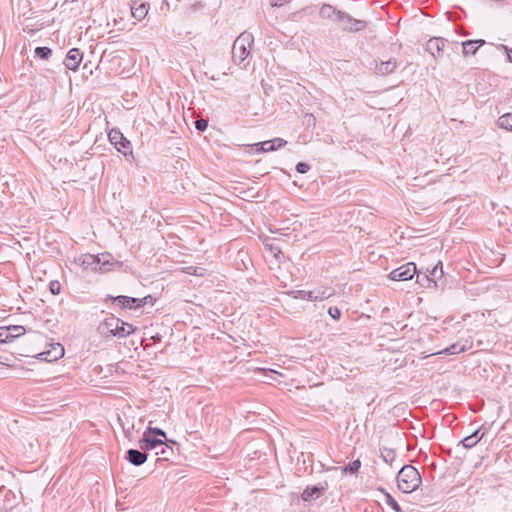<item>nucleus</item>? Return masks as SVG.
<instances>
[{
	"mask_svg": "<svg viewBox=\"0 0 512 512\" xmlns=\"http://www.w3.org/2000/svg\"><path fill=\"white\" fill-rule=\"evenodd\" d=\"M422 483L419 471L412 465H404L397 475L398 488L404 493H412Z\"/></svg>",
	"mask_w": 512,
	"mask_h": 512,
	"instance_id": "f257e3e1",
	"label": "nucleus"
},
{
	"mask_svg": "<svg viewBox=\"0 0 512 512\" xmlns=\"http://www.w3.org/2000/svg\"><path fill=\"white\" fill-rule=\"evenodd\" d=\"M254 37L251 33L244 31L234 41L232 46V58L235 64L240 65L249 56Z\"/></svg>",
	"mask_w": 512,
	"mask_h": 512,
	"instance_id": "f03ea898",
	"label": "nucleus"
},
{
	"mask_svg": "<svg viewBox=\"0 0 512 512\" xmlns=\"http://www.w3.org/2000/svg\"><path fill=\"white\" fill-rule=\"evenodd\" d=\"M123 325H125V321L111 314L100 323L98 331L105 337L114 336L117 338H124L122 329Z\"/></svg>",
	"mask_w": 512,
	"mask_h": 512,
	"instance_id": "7ed1b4c3",
	"label": "nucleus"
},
{
	"mask_svg": "<svg viewBox=\"0 0 512 512\" xmlns=\"http://www.w3.org/2000/svg\"><path fill=\"white\" fill-rule=\"evenodd\" d=\"M108 139L116 150L122 153L125 157L132 155V144L126 137H124L120 129L112 128L108 132Z\"/></svg>",
	"mask_w": 512,
	"mask_h": 512,
	"instance_id": "20e7f679",
	"label": "nucleus"
},
{
	"mask_svg": "<svg viewBox=\"0 0 512 512\" xmlns=\"http://www.w3.org/2000/svg\"><path fill=\"white\" fill-rule=\"evenodd\" d=\"M337 22L340 24V28L347 32H358L366 27L365 21L352 18L344 11L337 13Z\"/></svg>",
	"mask_w": 512,
	"mask_h": 512,
	"instance_id": "39448f33",
	"label": "nucleus"
},
{
	"mask_svg": "<svg viewBox=\"0 0 512 512\" xmlns=\"http://www.w3.org/2000/svg\"><path fill=\"white\" fill-rule=\"evenodd\" d=\"M110 301L112 304H115L119 306L121 309H130V310H137L139 309V304L142 302L141 300H137L135 297L130 296H124V295H118L113 296L108 294L104 302Z\"/></svg>",
	"mask_w": 512,
	"mask_h": 512,
	"instance_id": "423d86ee",
	"label": "nucleus"
},
{
	"mask_svg": "<svg viewBox=\"0 0 512 512\" xmlns=\"http://www.w3.org/2000/svg\"><path fill=\"white\" fill-rule=\"evenodd\" d=\"M416 273V265L413 262H408L391 271L389 278L393 281H406L412 279Z\"/></svg>",
	"mask_w": 512,
	"mask_h": 512,
	"instance_id": "0eeeda50",
	"label": "nucleus"
},
{
	"mask_svg": "<svg viewBox=\"0 0 512 512\" xmlns=\"http://www.w3.org/2000/svg\"><path fill=\"white\" fill-rule=\"evenodd\" d=\"M25 332V327L21 325L0 327V343H10L19 336L24 335Z\"/></svg>",
	"mask_w": 512,
	"mask_h": 512,
	"instance_id": "6e6552de",
	"label": "nucleus"
},
{
	"mask_svg": "<svg viewBox=\"0 0 512 512\" xmlns=\"http://www.w3.org/2000/svg\"><path fill=\"white\" fill-rule=\"evenodd\" d=\"M64 355V347L60 343L50 344V349L38 353L36 358L46 362H54L62 358Z\"/></svg>",
	"mask_w": 512,
	"mask_h": 512,
	"instance_id": "1a4fd4ad",
	"label": "nucleus"
},
{
	"mask_svg": "<svg viewBox=\"0 0 512 512\" xmlns=\"http://www.w3.org/2000/svg\"><path fill=\"white\" fill-rule=\"evenodd\" d=\"M370 66V68L374 70L375 74L379 76H386L396 69L397 62L395 58H390L387 61L373 60Z\"/></svg>",
	"mask_w": 512,
	"mask_h": 512,
	"instance_id": "9d476101",
	"label": "nucleus"
},
{
	"mask_svg": "<svg viewBox=\"0 0 512 512\" xmlns=\"http://www.w3.org/2000/svg\"><path fill=\"white\" fill-rule=\"evenodd\" d=\"M328 489L327 481L319 482L313 486H307L301 494V499L305 502L318 499Z\"/></svg>",
	"mask_w": 512,
	"mask_h": 512,
	"instance_id": "9b49d317",
	"label": "nucleus"
},
{
	"mask_svg": "<svg viewBox=\"0 0 512 512\" xmlns=\"http://www.w3.org/2000/svg\"><path fill=\"white\" fill-rule=\"evenodd\" d=\"M447 43V40L443 37H432L426 42L425 49L435 59H439L443 56V50Z\"/></svg>",
	"mask_w": 512,
	"mask_h": 512,
	"instance_id": "f8f14e48",
	"label": "nucleus"
},
{
	"mask_svg": "<svg viewBox=\"0 0 512 512\" xmlns=\"http://www.w3.org/2000/svg\"><path fill=\"white\" fill-rule=\"evenodd\" d=\"M164 440L158 437H154L151 434L143 432L142 437L138 441L139 448L143 451L157 450L160 446H163Z\"/></svg>",
	"mask_w": 512,
	"mask_h": 512,
	"instance_id": "ddd939ff",
	"label": "nucleus"
},
{
	"mask_svg": "<svg viewBox=\"0 0 512 512\" xmlns=\"http://www.w3.org/2000/svg\"><path fill=\"white\" fill-rule=\"evenodd\" d=\"M83 59V53L78 48H72L68 51L63 64L69 70L76 71Z\"/></svg>",
	"mask_w": 512,
	"mask_h": 512,
	"instance_id": "4468645a",
	"label": "nucleus"
},
{
	"mask_svg": "<svg viewBox=\"0 0 512 512\" xmlns=\"http://www.w3.org/2000/svg\"><path fill=\"white\" fill-rule=\"evenodd\" d=\"M124 459L134 466H141L147 461L148 454L141 449L131 448L126 451Z\"/></svg>",
	"mask_w": 512,
	"mask_h": 512,
	"instance_id": "2eb2a0df",
	"label": "nucleus"
},
{
	"mask_svg": "<svg viewBox=\"0 0 512 512\" xmlns=\"http://www.w3.org/2000/svg\"><path fill=\"white\" fill-rule=\"evenodd\" d=\"M486 431L487 428H484L483 426L479 427L473 433L462 439L459 442V445H462L466 449L475 447L478 444V442H480L483 439Z\"/></svg>",
	"mask_w": 512,
	"mask_h": 512,
	"instance_id": "dca6fc26",
	"label": "nucleus"
},
{
	"mask_svg": "<svg viewBox=\"0 0 512 512\" xmlns=\"http://www.w3.org/2000/svg\"><path fill=\"white\" fill-rule=\"evenodd\" d=\"M101 263L99 266V272L106 273L114 269H120L123 266V262L114 260L112 255L109 253L101 254Z\"/></svg>",
	"mask_w": 512,
	"mask_h": 512,
	"instance_id": "f3484780",
	"label": "nucleus"
},
{
	"mask_svg": "<svg viewBox=\"0 0 512 512\" xmlns=\"http://www.w3.org/2000/svg\"><path fill=\"white\" fill-rule=\"evenodd\" d=\"M101 255L85 254L82 255L78 261L85 269H91L92 271H99L101 263Z\"/></svg>",
	"mask_w": 512,
	"mask_h": 512,
	"instance_id": "a211bd4d",
	"label": "nucleus"
},
{
	"mask_svg": "<svg viewBox=\"0 0 512 512\" xmlns=\"http://www.w3.org/2000/svg\"><path fill=\"white\" fill-rule=\"evenodd\" d=\"M485 43L483 39L466 40L462 42V53L464 56L469 54L475 55L479 47L483 46Z\"/></svg>",
	"mask_w": 512,
	"mask_h": 512,
	"instance_id": "6ab92c4d",
	"label": "nucleus"
},
{
	"mask_svg": "<svg viewBox=\"0 0 512 512\" xmlns=\"http://www.w3.org/2000/svg\"><path fill=\"white\" fill-rule=\"evenodd\" d=\"M149 10V4L146 2L137 3L136 1L133 2L131 5V13L132 16L137 19L138 21H141L145 18Z\"/></svg>",
	"mask_w": 512,
	"mask_h": 512,
	"instance_id": "aec40b11",
	"label": "nucleus"
},
{
	"mask_svg": "<svg viewBox=\"0 0 512 512\" xmlns=\"http://www.w3.org/2000/svg\"><path fill=\"white\" fill-rule=\"evenodd\" d=\"M176 444L173 440H164L163 446H160V450L156 451V455H162L163 458H158L157 462L162 460H168L170 456L174 454L173 445Z\"/></svg>",
	"mask_w": 512,
	"mask_h": 512,
	"instance_id": "412c9836",
	"label": "nucleus"
},
{
	"mask_svg": "<svg viewBox=\"0 0 512 512\" xmlns=\"http://www.w3.org/2000/svg\"><path fill=\"white\" fill-rule=\"evenodd\" d=\"M287 294L294 299H302L314 301V291H305V290H291L288 291Z\"/></svg>",
	"mask_w": 512,
	"mask_h": 512,
	"instance_id": "4be33fe9",
	"label": "nucleus"
},
{
	"mask_svg": "<svg viewBox=\"0 0 512 512\" xmlns=\"http://www.w3.org/2000/svg\"><path fill=\"white\" fill-rule=\"evenodd\" d=\"M265 143L268 144V145H266L267 148H265L267 150V152H272V151H276V150L286 146L287 141L283 138L276 137L271 140H266Z\"/></svg>",
	"mask_w": 512,
	"mask_h": 512,
	"instance_id": "5701e85b",
	"label": "nucleus"
},
{
	"mask_svg": "<svg viewBox=\"0 0 512 512\" xmlns=\"http://www.w3.org/2000/svg\"><path fill=\"white\" fill-rule=\"evenodd\" d=\"M340 10H337L330 4H323L320 8L319 15L323 19H331L333 16L337 18V13Z\"/></svg>",
	"mask_w": 512,
	"mask_h": 512,
	"instance_id": "b1692460",
	"label": "nucleus"
},
{
	"mask_svg": "<svg viewBox=\"0 0 512 512\" xmlns=\"http://www.w3.org/2000/svg\"><path fill=\"white\" fill-rule=\"evenodd\" d=\"M497 125L507 131H512V113H505L497 120Z\"/></svg>",
	"mask_w": 512,
	"mask_h": 512,
	"instance_id": "393cba45",
	"label": "nucleus"
},
{
	"mask_svg": "<svg viewBox=\"0 0 512 512\" xmlns=\"http://www.w3.org/2000/svg\"><path fill=\"white\" fill-rule=\"evenodd\" d=\"M293 89V92L297 95H304L305 94V90L306 88L304 86H301L299 84H297L296 86H282L281 89H283V91H281V95L282 96H290L291 95V91L290 89Z\"/></svg>",
	"mask_w": 512,
	"mask_h": 512,
	"instance_id": "a878e982",
	"label": "nucleus"
},
{
	"mask_svg": "<svg viewBox=\"0 0 512 512\" xmlns=\"http://www.w3.org/2000/svg\"><path fill=\"white\" fill-rule=\"evenodd\" d=\"M380 451H381V458L383 459V461L385 463L391 465L396 458L395 450L391 449V448L383 447L380 449Z\"/></svg>",
	"mask_w": 512,
	"mask_h": 512,
	"instance_id": "bb28decb",
	"label": "nucleus"
},
{
	"mask_svg": "<svg viewBox=\"0 0 512 512\" xmlns=\"http://www.w3.org/2000/svg\"><path fill=\"white\" fill-rule=\"evenodd\" d=\"M314 291V301H322L324 299H328L334 294V289L332 288H324Z\"/></svg>",
	"mask_w": 512,
	"mask_h": 512,
	"instance_id": "cd10ccee",
	"label": "nucleus"
},
{
	"mask_svg": "<svg viewBox=\"0 0 512 512\" xmlns=\"http://www.w3.org/2000/svg\"><path fill=\"white\" fill-rule=\"evenodd\" d=\"M385 495V503L390 506L395 512H404L399 503L393 498V496L386 492L384 489H380Z\"/></svg>",
	"mask_w": 512,
	"mask_h": 512,
	"instance_id": "c85d7f7f",
	"label": "nucleus"
},
{
	"mask_svg": "<svg viewBox=\"0 0 512 512\" xmlns=\"http://www.w3.org/2000/svg\"><path fill=\"white\" fill-rule=\"evenodd\" d=\"M52 56V49L45 46H39L35 49V57L41 60H48Z\"/></svg>",
	"mask_w": 512,
	"mask_h": 512,
	"instance_id": "c756f323",
	"label": "nucleus"
},
{
	"mask_svg": "<svg viewBox=\"0 0 512 512\" xmlns=\"http://www.w3.org/2000/svg\"><path fill=\"white\" fill-rule=\"evenodd\" d=\"M361 467V461L356 459L352 462H349L347 465L343 466L342 472L345 474H355Z\"/></svg>",
	"mask_w": 512,
	"mask_h": 512,
	"instance_id": "7c9ffc66",
	"label": "nucleus"
},
{
	"mask_svg": "<svg viewBox=\"0 0 512 512\" xmlns=\"http://www.w3.org/2000/svg\"><path fill=\"white\" fill-rule=\"evenodd\" d=\"M443 274V265L442 262L439 261L429 273V276L433 278V283L435 286H437L436 280L441 279Z\"/></svg>",
	"mask_w": 512,
	"mask_h": 512,
	"instance_id": "2f4dec72",
	"label": "nucleus"
},
{
	"mask_svg": "<svg viewBox=\"0 0 512 512\" xmlns=\"http://www.w3.org/2000/svg\"><path fill=\"white\" fill-rule=\"evenodd\" d=\"M463 351H465L464 345H461L460 343H454V344L450 345L449 347L445 348L443 351H440L439 353H445L447 355H455V354H459Z\"/></svg>",
	"mask_w": 512,
	"mask_h": 512,
	"instance_id": "473e14b6",
	"label": "nucleus"
},
{
	"mask_svg": "<svg viewBox=\"0 0 512 512\" xmlns=\"http://www.w3.org/2000/svg\"><path fill=\"white\" fill-rule=\"evenodd\" d=\"M149 424H151V422ZM144 432H146L147 434H151L154 437H158V438H161L163 440H166V432L163 429H161V428L151 427V425H148L146 427V429L144 430Z\"/></svg>",
	"mask_w": 512,
	"mask_h": 512,
	"instance_id": "72a5a7b5",
	"label": "nucleus"
},
{
	"mask_svg": "<svg viewBox=\"0 0 512 512\" xmlns=\"http://www.w3.org/2000/svg\"><path fill=\"white\" fill-rule=\"evenodd\" d=\"M183 99L184 102L182 103V106L184 107L185 105H188V110H193V113H195V107L198 106L197 108L200 109V105L204 103L205 100V98H197L198 103H196L194 98L185 97Z\"/></svg>",
	"mask_w": 512,
	"mask_h": 512,
	"instance_id": "f704fd0d",
	"label": "nucleus"
},
{
	"mask_svg": "<svg viewBox=\"0 0 512 512\" xmlns=\"http://www.w3.org/2000/svg\"><path fill=\"white\" fill-rule=\"evenodd\" d=\"M264 246H265V248H266L267 250H269L271 253H273L274 257H275L278 261H280V260H281V258H283V257H284V254H283V252L281 251V249H280L278 246L274 245L273 243H268V242H266V243L264 244Z\"/></svg>",
	"mask_w": 512,
	"mask_h": 512,
	"instance_id": "c9c22d12",
	"label": "nucleus"
},
{
	"mask_svg": "<svg viewBox=\"0 0 512 512\" xmlns=\"http://www.w3.org/2000/svg\"><path fill=\"white\" fill-rule=\"evenodd\" d=\"M416 282L418 284H420L421 286L429 287L430 284L433 283V278H431L427 274H423V275L417 274Z\"/></svg>",
	"mask_w": 512,
	"mask_h": 512,
	"instance_id": "e433bc0d",
	"label": "nucleus"
},
{
	"mask_svg": "<svg viewBox=\"0 0 512 512\" xmlns=\"http://www.w3.org/2000/svg\"><path fill=\"white\" fill-rule=\"evenodd\" d=\"M302 122L307 128H314L316 126V117L312 113H306Z\"/></svg>",
	"mask_w": 512,
	"mask_h": 512,
	"instance_id": "4c0bfd02",
	"label": "nucleus"
},
{
	"mask_svg": "<svg viewBox=\"0 0 512 512\" xmlns=\"http://www.w3.org/2000/svg\"><path fill=\"white\" fill-rule=\"evenodd\" d=\"M205 7V4L202 1H197L194 4H191L187 7L186 11L191 14L195 13L196 11L203 9Z\"/></svg>",
	"mask_w": 512,
	"mask_h": 512,
	"instance_id": "58836bf2",
	"label": "nucleus"
},
{
	"mask_svg": "<svg viewBox=\"0 0 512 512\" xmlns=\"http://www.w3.org/2000/svg\"><path fill=\"white\" fill-rule=\"evenodd\" d=\"M194 125L196 130L204 132L208 127V121L203 118H200L194 122Z\"/></svg>",
	"mask_w": 512,
	"mask_h": 512,
	"instance_id": "ea45409f",
	"label": "nucleus"
},
{
	"mask_svg": "<svg viewBox=\"0 0 512 512\" xmlns=\"http://www.w3.org/2000/svg\"><path fill=\"white\" fill-rule=\"evenodd\" d=\"M310 168V165L307 164L306 162H298L295 167L296 171L300 174L307 173L310 170Z\"/></svg>",
	"mask_w": 512,
	"mask_h": 512,
	"instance_id": "a19ab883",
	"label": "nucleus"
},
{
	"mask_svg": "<svg viewBox=\"0 0 512 512\" xmlns=\"http://www.w3.org/2000/svg\"><path fill=\"white\" fill-rule=\"evenodd\" d=\"M49 290L53 295H58L61 291V284L59 281H51L49 284Z\"/></svg>",
	"mask_w": 512,
	"mask_h": 512,
	"instance_id": "79ce46f5",
	"label": "nucleus"
},
{
	"mask_svg": "<svg viewBox=\"0 0 512 512\" xmlns=\"http://www.w3.org/2000/svg\"><path fill=\"white\" fill-rule=\"evenodd\" d=\"M328 314L333 318L334 320H339L341 318V311L336 306H331L328 309Z\"/></svg>",
	"mask_w": 512,
	"mask_h": 512,
	"instance_id": "37998d69",
	"label": "nucleus"
},
{
	"mask_svg": "<svg viewBox=\"0 0 512 512\" xmlns=\"http://www.w3.org/2000/svg\"><path fill=\"white\" fill-rule=\"evenodd\" d=\"M124 338L133 334L136 330V327H134L131 323L125 322V325L122 327Z\"/></svg>",
	"mask_w": 512,
	"mask_h": 512,
	"instance_id": "c03bdc74",
	"label": "nucleus"
},
{
	"mask_svg": "<svg viewBox=\"0 0 512 512\" xmlns=\"http://www.w3.org/2000/svg\"><path fill=\"white\" fill-rule=\"evenodd\" d=\"M137 300H141L142 302L139 304V309L144 307L146 304L150 303L151 305L154 304L155 299L151 295H147L143 298H137Z\"/></svg>",
	"mask_w": 512,
	"mask_h": 512,
	"instance_id": "a18cd8bd",
	"label": "nucleus"
},
{
	"mask_svg": "<svg viewBox=\"0 0 512 512\" xmlns=\"http://www.w3.org/2000/svg\"><path fill=\"white\" fill-rule=\"evenodd\" d=\"M266 145H267V144L265 143V141L258 142V143H255V144H254V146L256 147V150H257L258 152H264V153H266V152H267V150H266V149H264V148H267V147H266Z\"/></svg>",
	"mask_w": 512,
	"mask_h": 512,
	"instance_id": "49530a36",
	"label": "nucleus"
},
{
	"mask_svg": "<svg viewBox=\"0 0 512 512\" xmlns=\"http://www.w3.org/2000/svg\"><path fill=\"white\" fill-rule=\"evenodd\" d=\"M501 47L506 51L508 60L512 62V48H509L508 46L503 44L501 45Z\"/></svg>",
	"mask_w": 512,
	"mask_h": 512,
	"instance_id": "de8ad7c7",
	"label": "nucleus"
},
{
	"mask_svg": "<svg viewBox=\"0 0 512 512\" xmlns=\"http://www.w3.org/2000/svg\"><path fill=\"white\" fill-rule=\"evenodd\" d=\"M124 100H125V103L123 104V107H124L125 109H131V108H133L134 104H133L132 99L124 98Z\"/></svg>",
	"mask_w": 512,
	"mask_h": 512,
	"instance_id": "09e8293b",
	"label": "nucleus"
},
{
	"mask_svg": "<svg viewBox=\"0 0 512 512\" xmlns=\"http://www.w3.org/2000/svg\"><path fill=\"white\" fill-rule=\"evenodd\" d=\"M368 106H370L371 108H376V109H385L384 106H382V104L378 103V102H374V103H367Z\"/></svg>",
	"mask_w": 512,
	"mask_h": 512,
	"instance_id": "8fccbe9b",
	"label": "nucleus"
},
{
	"mask_svg": "<svg viewBox=\"0 0 512 512\" xmlns=\"http://www.w3.org/2000/svg\"><path fill=\"white\" fill-rule=\"evenodd\" d=\"M288 1L289 0H274L271 5L273 7L282 6L283 4H285Z\"/></svg>",
	"mask_w": 512,
	"mask_h": 512,
	"instance_id": "3c124183",
	"label": "nucleus"
},
{
	"mask_svg": "<svg viewBox=\"0 0 512 512\" xmlns=\"http://www.w3.org/2000/svg\"><path fill=\"white\" fill-rule=\"evenodd\" d=\"M154 343L160 342L162 339V336L160 334H155L151 337Z\"/></svg>",
	"mask_w": 512,
	"mask_h": 512,
	"instance_id": "603ef678",
	"label": "nucleus"
},
{
	"mask_svg": "<svg viewBox=\"0 0 512 512\" xmlns=\"http://www.w3.org/2000/svg\"><path fill=\"white\" fill-rule=\"evenodd\" d=\"M123 431H124L125 436H126V437H128V436H129V433H130L129 429H128V430H125V429L123 428Z\"/></svg>",
	"mask_w": 512,
	"mask_h": 512,
	"instance_id": "864d4df0",
	"label": "nucleus"
},
{
	"mask_svg": "<svg viewBox=\"0 0 512 512\" xmlns=\"http://www.w3.org/2000/svg\"><path fill=\"white\" fill-rule=\"evenodd\" d=\"M259 114H260V112H258V111H252L251 112V115H259Z\"/></svg>",
	"mask_w": 512,
	"mask_h": 512,
	"instance_id": "5fc2aeb1",
	"label": "nucleus"
}]
</instances>
